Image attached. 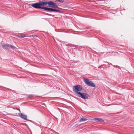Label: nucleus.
Returning a JSON list of instances; mask_svg holds the SVG:
<instances>
[{
    "instance_id": "1",
    "label": "nucleus",
    "mask_w": 134,
    "mask_h": 134,
    "mask_svg": "<svg viewBox=\"0 0 134 134\" xmlns=\"http://www.w3.org/2000/svg\"><path fill=\"white\" fill-rule=\"evenodd\" d=\"M48 3L47 1L31 3L29 5H31L32 7L36 9H44L45 7L44 6L46 5Z\"/></svg>"
},
{
    "instance_id": "2",
    "label": "nucleus",
    "mask_w": 134,
    "mask_h": 134,
    "mask_svg": "<svg viewBox=\"0 0 134 134\" xmlns=\"http://www.w3.org/2000/svg\"><path fill=\"white\" fill-rule=\"evenodd\" d=\"M82 89V86L80 85H76L74 86L73 87V91L74 92H76V93L78 95L79 93H80L79 92L81 91Z\"/></svg>"
},
{
    "instance_id": "3",
    "label": "nucleus",
    "mask_w": 134,
    "mask_h": 134,
    "mask_svg": "<svg viewBox=\"0 0 134 134\" xmlns=\"http://www.w3.org/2000/svg\"><path fill=\"white\" fill-rule=\"evenodd\" d=\"M48 5L49 7L53 8H59L57 4L52 1H48Z\"/></svg>"
},
{
    "instance_id": "4",
    "label": "nucleus",
    "mask_w": 134,
    "mask_h": 134,
    "mask_svg": "<svg viewBox=\"0 0 134 134\" xmlns=\"http://www.w3.org/2000/svg\"><path fill=\"white\" fill-rule=\"evenodd\" d=\"M83 80L85 83L88 86L92 87H95V84L92 81L89 80L87 79H84Z\"/></svg>"
},
{
    "instance_id": "5",
    "label": "nucleus",
    "mask_w": 134,
    "mask_h": 134,
    "mask_svg": "<svg viewBox=\"0 0 134 134\" xmlns=\"http://www.w3.org/2000/svg\"><path fill=\"white\" fill-rule=\"evenodd\" d=\"M78 93V96L84 99H87L89 96V95L85 93L80 92Z\"/></svg>"
},
{
    "instance_id": "6",
    "label": "nucleus",
    "mask_w": 134,
    "mask_h": 134,
    "mask_svg": "<svg viewBox=\"0 0 134 134\" xmlns=\"http://www.w3.org/2000/svg\"><path fill=\"white\" fill-rule=\"evenodd\" d=\"M2 46L3 48L5 49H7L9 48H11L13 49H14L16 48L15 47L9 44H5L2 45Z\"/></svg>"
},
{
    "instance_id": "7",
    "label": "nucleus",
    "mask_w": 134,
    "mask_h": 134,
    "mask_svg": "<svg viewBox=\"0 0 134 134\" xmlns=\"http://www.w3.org/2000/svg\"><path fill=\"white\" fill-rule=\"evenodd\" d=\"M44 10L48 11H51L53 12H60V11L59 10L54 9L53 8H47L46 7H45Z\"/></svg>"
},
{
    "instance_id": "8",
    "label": "nucleus",
    "mask_w": 134,
    "mask_h": 134,
    "mask_svg": "<svg viewBox=\"0 0 134 134\" xmlns=\"http://www.w3.org/2000/svg\"><path fill=\"white\" fill-rule=\"evenodd\" d=\"M19 114L20 117L22 119H24L25 120H27L28 121H31V120H28L27 118V115L23 114L22 113H19Z\"/></svg>"
},
{
    "instance_id": "9",
    "label": "nucleus",
    "mask_w": 134,
    "mask_h": 134,
    "mask_svg": "<svg viewBox=\"0 0 134 134\" xmlns=\"http://www.w3.org/2000/svg\"><path fill=\"white\" fill-rule=\"evenodd\" d=\"M93 120H95V121H102V122H104L103 120H102L100 118H94Z\"/></svg>"
},
{
    "instance_id": "10",
    "label": "nucleus",
    "mask_w": 134,
    "mask_h": 134,
    "mask_svg": "<svg viewBox=\"0 0 134 134\" xmlns=\"http://www.w3.org/2000/svg\"><path fill=\"white\" fill-rule=\"evenodd\" d=\"M87 119L86 118H81L80 119V120L79 121L80 122H83V121H85L87 120Z\"/></svg>"
},
{
    "instance_id": "11",
    "label": "nucleus",
    "mask_w": 134,
    "mask_h": 134,
    "mask_svg": "<svg viewBox=\"0 0 134 134\" xmlns=\"http://www.w3.org/2000/svg\"><path fill=\"white\" fill-rule=\"evenodd\" d=\"M66 1V0H56L55 2H59L61 3H63Z\"/></svg>"
},
{
    "instance_id": "12",
    "label": "nucleus",
    "mask_w": 134,
    "mask_h": 134,
    "mask_svg": "<svg viewBox=\"0 0 134 134\" xmlns=\"http://www.w3.org/2000/svg\"><path fill=\"white\" fill-rule=\"evenodd\" d=\"M34 96V95L32 94H30L29 95H28V96L27 97L29 98H31L32 97H33V96Z\"/></svg>"
},
{
    "instance_id": "13",
    "label": "nucleus",
    "mask_w": 134,
    "mask_h": 134,
    "mask_svg": "<svg viewBox=\"0 0 134 134\" xmlns=\"http://www.w3.org/2000/svg\"><path fill=\"white\" fill-rule=\"evenodd\" d=\"M25 36L23 35H20L18 36V37H24Z\"/></svg>"
},
{
    "instance_id": "14",
    "label": "nucleus",
    "mask_w": 134,
    "mask_h": 134,
    "mask_svg": "<svg viewBox=\"0 0 134 134\" xmlns=\"http://www.w3.org/2000/svg\"><path fill=\"white\" fill-rule=\"evenodd\" d=\"M108 64H109V65H111V63H108Z\"/></svg>"
},
{
    "instance_id": "15",
    "label": "nucleus",
    "mask_w": 134,
    "mask_h": 134,
    "mask_svg": "<svg viewBox=\"0 0 134 134\" xmlns=\"http://www.w3.org/2000/svg\"><path fill=\"white\" fill-rule=\"evenodd\" d=\"M32 36H34V37L37 36L36 35H35L34 36L32 35Z\"/></svg>"
},
{
    "instance_id": "16",
    "label": "nucleus",
    "mask_w": 134,
    "mask_h": 134,
    "mask_svg": "<svg viewBox=\"0 0 134 134\" xmlns=\"http://www.w3.org/2000/svg\"><path fill=\"white\" fill-rule=\"evenodd\" d=\"M105 62V63H108V62Z\"/></svg>"
},
{
    "instance_id": "17",
    "label": "nucleus",
    "mask_w": 134,
    "mask_h": 134,
    "mask_svg": "<svg viewBox=\"0 0 134 134\" xmlns=\"http://www.w3.org/2000/svg\"><path fill=\"white\" fill-rule=\"evenodd\" d=\"M18 110H19V111H20V110L19 109H18Z\"/></svg>"
},
{
    "instance_id": "18",
    "label": "nucleus",
    "mask_w": 134,
    "mask_h": 134,
    "mask_svg": "<svg viewBox=\"0 0 134 134\" xmlns=\"http://www.w3.org/2000/svg\"><path fill=\"white\" fill-rule=\"evenodd\" d=\"M49 15H51L48 14Z\"/></svg>"
},
{
    "instance_id": "19",
    "label": "nucleus",
    "mask_w": 134,
    "mask_h": 134,
    "mask_svg": "<svg viewBox=\"0 0 134 134\" xmlns=\"http://www.w3.org/2000/svg\"><path fill=\"white\" fill-rule=\"evenodd\" d=\"M44 75L45 76V75Z\"/></svg>"
}]
</instances>
